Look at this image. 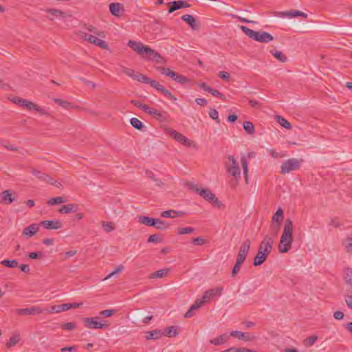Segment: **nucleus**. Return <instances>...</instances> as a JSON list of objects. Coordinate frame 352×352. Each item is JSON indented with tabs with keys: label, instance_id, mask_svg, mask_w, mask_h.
<instances>
[{
	"label": "nucleus",
	"instance_id": "51",
	"mask_svg": "<svg viewBox=\"0 0 352 352\" xmlns=\"http://www.w3.org/2000/svg\"><path fill=\"white\" fill-rule=\"evenodd\" d=\"M195 229L192 227L180 228L177 230L178 234H187L193 232Z\"/></svg>",
	"mask_w": 352,
	"mask_h": 352
},
{
	"label": "nucleus",
	"instance_id": "43",
	"mask_svg": "<svg viewBox=\"0 0 352 352\" xmlns=\"http://www.w3.org/2000/svg\"><path fill=\"white\" fill-rule=\"evenodd\" d=\"M270 53L281 63H285L287 61V57L280 51H273L271 50Z\"/></svg>",
	"mask_w": 352,
	"mask_h": 352
},
{
	"label": "nucleus",
	"instance_id": "26",
	"mask_svg": "<svg viewBox=\"0 0 352 352\" xmlns=\"http://www.w3.org/2000/svg\"><path fill=\"white\" fill-rule=\"evenodd\" d=\"M267 256L268 254L258 250V252L254 259L253 265L254 266L261 265L266 261Z\"/></svg>",
	"mask_w": 352,
	"mask_h": 352
},
{
	"label": "nucleus",
	"instance_id": "9",
	"mask_svg": "<svg viewBox=\"0 0 352 352\" xmlns=\"http://www.w3.org/2000/svg\"><path fill=\"white\" fill-rule=\"evenodd\" d=\"M274 243V237L266 235L260 243L258 250L269 255L272 250Z\"/></svg>",
	"mask_w": 352,
	"mask_h": 352
},
{
	"label": "nucleus",
	"instance_id": "53",
	"mask_svg": "<svg viewBox=\"0 0 352 352\" xmlns=\"http://www.w3.org/2000/svg\"><path fill=\"white\" fill-rule=\"evenodd\" d=\"M177 334H178V332H177L176 327L174 326H171L167 329L166 335L170 338H172V337L176 336Z\"/></svg>",
	"mask_w": 352,
	"mask_h": 352
},
{
	"label": "nucleus",
	"instance_id": "19",
	"mask_svg": "<svg viewBox=\"0 0 352 352\" xmlns=\"http://www.w3.org/2000/svg\"><path fill=\"white\" fill-rule=\"evenodd\" d=\"M109 10L112 15L120 16L124 12V8L120 3H111L109 5Z\"/></svg>",
	"mask_w": 352,
	"mask_h": 352
},
{
	"label": "nucleus",
	"instance_id": "56",
	"mask_svg": "<svg viewBox=\"0 0 352 352\" xmlns=\"http://www.w3.org/2000/svg\"><path fill=\"white\" fill-rule=\"evenodd\" d=\"M47 313H60L61 312L60 305H54L49 309H44Z\"/></svg>",
	"mask_w": 352,
	"mask_h": 352
},
{
	"label": "nucleus",
	"instance_id": "47",
	"mask_svg": "<svg viewBox=\"0 0 352 352\" xmlns=\"http://www.w3.org/2000/svg\"><path fill=\"white\" fill-rule=\"evenodd\" d=\"M243 129L250 135L253 134L255 131L254 124L249 121H246L243 123Z\"/></svg>",
	"mask_w": 352,
	"mask_h": 352
},
{
	"label": "nucleus",
	"instance_id": "10",
	"mask_svg": "<svg viewBox=\"0 0 352 352\" xmlns=\"http://www.w3.org/2000/svg\"><path fill=\"white\" fill-rule=\"evenodd\" d=\"M43 311L44 309L37 306H32L27 308H21L15 310V313L19 316L39 315L43 314Z\"/></svg>",
	"mask_w": 352,
	"mask_h": 352
},
{
	"label": "nucleus",
	"instance_id": "4",
	"mask_svg": "<svg viewBox=\"0 0 352 352\" xmlns=\"http://www.w3.org/2000/svg\"><path fill=\"white\" fill-rule=\"evenodd\" d=\"M12 102L14 104H16L20 107H22L23 108H25L28 110H35V111H38L39 113H41V115L47 114V112L46 110L40 107L36 104H34L32 102L29 101L28 100L23 99L19 97H15L12 99Z\"/></svg>",
	"mask_w": 352,
	"mask_h": 352
},
{
	"label": "nucleus",
	"instance_id": "8",
	"mask_svg": "<svg viewBox=\"0 0 352 352\" xmlns=\"http://www.w3.org/2000/svg\"><path fill=\"white\" fill-rule=\"evenodd\" d=\"M98 317L82 318V321L85 327L88 329H102L107 328L108 324L102 323L98 321Z\"/></svg>",
	"mask_w": 352,
	"mask_h": 352
},
{
	"label": "nucleus",
	"instance_id": "36",
	"mask_svg": "<svg viewBox=\"0 0 352 352\" xmlns=\"http://www.w3.org/2000/svg\"><path fill=\"white\" fill-rule=\"evenodd\" d=\"M228 336L227 334H222L220 336L212 339L210 342L214 345H220L225 343L228 340Z\"/></svg>",
	"mask_w": 352,
	"mask_h": 352
},
{
	"label": "nucleus",
	"instance_id": "57",
	"mask_svg": "<svg viewBox=\"0 0 352 352\" xmlns=\"http://www.w3.org/2000/svg\"><path fill=\"white\" fill-rule=\"evenodd\" d=\"M282 223H276V222H273L272 223L271 226H270V229L274 232V236L273 237L275 238V236H276L279 229H280V227L281 226Z\"/></svg>",
	"mask_w": 352,
	"mask_h": 352
},
{
	"label": "nucleus",
	"instance_id": "37",
	"mask_svg": "<svg viewBox=\"0 0 352 352\" xmlns=\"http://www.w3.org/2000/svg\"><path fill=\"white\" fill-rule=\"evenodd\" d=\"M275 120L280 125H281L285 129H292L291 124L283 117H282L280 116H276Z\"/></svg>",
	"mask_w": 352,
	"mask_h": 352
},
{
	"label": "nucleus",
	"instance_id": "16",
	"mask_svg": "<svg viewBox=\"0 0 352 352\" xmlns=\"http://www.w3.org/2000/svg\"><path fill=\"white\" fill-rule=\"evenodd\" d=\"M181 19L189 25L193 30H197L200 28V23L197 22L195 17L190 14H185L182 16Z\"/></svg>",
	"mask_w": 352,
	"mask_h": 352
},
{
	"label": "nucleus",
	"instance_id": "52",
	"mask_svg": "<svg viewBox=\"0 0 352 352\" xmlns=\"http://www.w3.org/2000/svg\"><path fill=\"white\" fill-rule=\"evenodd\" d=\"M54 102L57 104H58V105H60V106H61V107H64L65 109H69L71 107V103L70 102H69L67 101H65V100H63L60 99V98H55L54 99Z\"/></svg>",
	"mask_w": 352,
	"mask_h": 352
},
{
	"label": "nucleus",
	"instance_id": "15",
	"mask_svg": "<svg viewBox=\"0 0 352 352\" xmlns=\"http://www.w3.org/2000/svg\"><path fill=\"white\" fill-rule=\"evenodd\" d=\"M129 47H130L133 51L136 52L141 56L145 52L146 48H148V46L144 45L142 43L137 42L135 41L130 40L128 43Z\"/></svg>",
	"mask_w": 352,
	"mask_h": 352
},
{
	"label": "nucleus",
	"instance_id": "22",
	"mask_svg": "<svg viewBox=\"0 0 352 352\" xmlns=\"http://www.w3.org/2000/svg\"><path fill=\"white\" fill-rule=\"evenodd\" d=\"M278 15L280 16H283V17L287 16L289 18H293V17H296V16H302L304 18L307 17V13H305L300 10H292L287 11V12H279Z\"/></svg>",
	"mask_w": 352,
	"mask_h": 352
},
{
	"label": "nucleus",
	"instance_id": "61",
	"mask_svg": "<svg viewBox=\"0 0 352 352\" xmlns=\"http://www.w3.org/2000/svg\"><path fill=\"white\" fill-rule=\"evenodd\" d=\"M167 116H168V114H167L166 112H165V111H164V112L159 111L158 113L157 114V116L155 117V118L157 119L159 121L164 122V121L166 120Z\"/></svg>",
	"mask_w": 352,
	"mask_h": 352
},
{
	"label": "nucleus",
	"instance_id": "59",
	"mask_svg": "<svg viewBox=\"0 0 352 352\" xmlns=\"http://www.w3.org/2000/svg\"><path fill=\"white\" fill-rule=\"evenodd\" d=\"M242 264L243 263H239V261H236V263L232 269V274H231L232 277H234L239 273Z\"/></svg>",
	"mask_w": 352,
	"mask_h": 352
},
{
	"label": "nucleus",
	"instance_id": "46",
	"mask_svg": "<svg viewBox=\"0 0 352 352\" xmlns=\"http://www.w3.org/2000/svg\"><path fill=\"white\" fill-rule=\"evenodd\" d=\"M131 124L136 129L142 130L144 128L142 122L136 118H133L130 120Z\"/></svg>",
	"mask_w": 352,
	"mask_h": 352
},
{
	"label": "nucleus",
	"instance_id": "49",
	"mask_svg": "<svg viewBox=\"0 0 352 352\" xmlns=\"http://www.w3.org/2000/svg\"><path fill=\"white\" fill-rule=\"evenodd\" d=\"M65 201H66L64 199L63 197H56L50 199L47 201V204L50 205V206H53V205H56V204H59L65 203Z\"/></svg>",
	"mask_w": 352,
	"mask_h": 352
},
{
	"label": "nucleus",
	"instance_id": "40",
	"mask_svg": "<svg viewBox=\"0 0 352 352\" xmlns=\"http://www.w3.org/2000/svg\"><path fill=\"white\" fill-rule=\"evenodd\" d=\"M169 270L168 269H162L160 270H157L153 273H152L150 276L151 278H163L167 276L168 272Z\"/></svg>",
	"mask_w": 352,
	"mask_h": 352
},
{
	"label": "nucleus",
	"instance_id": "54",
	"mask_svg": "<svg viewBox=\"0 0 352 352\" xmlns=\"http://www.w3.org/2000/svg\"><path fill=\"white\" fill-rule=\"evenodd\" d=\"M329 225L334 228H340L342 226V223L338 217H335L331 219Z\"/></svg>",
	"mask_w": 352,
	"mask_h": 352
},
{
	"label": "nucleus",
	"instance_id": "58",
	"mask_svg": "<svg viewBox=\"0 0 352 352\" xmlns=\"http://www.w3.org/2000/svg\"><path fill=\"white\" fill-rule=\"evenodd\" d=\"M116 313L115 309H105L102 311H100V316L103 317H111Z\"/></svg>",
	"mask_w": 352,
	"mask_h": 352
},
{
	"label": "nucleus",
	"instance_id": "34",
	"mask_svg": "<svg viewBox=\"0 0 352 352\" xmlns=\"http://www.w3.org/2000/svg\"><path fill=\"white\" fill-rule=\"evenodd\" d=\"M21 340L20 335L19 333L14 334L10 338L6 344L7 348H10L15 346Z\"/></svg>",
	"mask_w": 352,
	"mask_h": 352
},
{
	"label": "nucleus",
	"instance_id": "12",
	"mask_svg": "<svg viewBox=\"0 0 352 352\" xmlns=\"http://www.w3.org/2000/svg\"><path fill=\"white\" fill-rule=\"evenodd\" d=\"M223 291L222 287H218L214 289L206 290L201 298L202 301L205 303L208 302L212 298L216 296H220Z\"/></svg>",
	"mask_w": 352,
	"mask_h": 352
},
{
	"label": "nucleus",
	"instance_id": "13",
	"mask_svg": "<svg viewBox=\"0 0 352 352\" xmlns=\"http://www.w3.org/2000/svg\"><path fill=\"white\" fill-rule=\"evenodd\" d=\"M83 38L85 41H88L89 43L94 44L102 49H107L108 47L107 43L104 41L98 38L95 36L85 33L83 35Z\"/></svg>",
	"mask_w": 352,
	"mask_h": 352
},
{
	"label": "nucleus",
	"instance_id": "6",
	"mask_svg": "<svg viewBox=\"0 0 352 352\" xmlns=\"http://www.w3.org/2000/svg\"><path fill=\"white\" fill-rule=\"evenodd\" d=\"M302 160H298L296 158H290L285 161L280 166V173L287 174L292 171L298 170L301 165Z\"/></svg>",
	"mask_w": 352,
	"mask_h": 352
},
{
	"label": "nucleus",
	"instance_id": "64",
	"mask_svg": "<svg viewBox=\"0 0 352 352\" xmlns=\"http://www.w3.org/2000/svg\"><path fill=\"white\" fill-rule=\"evenodd\" d=\"M158 112H159V111H157V109H155L154 108L150 107L148 105L147 106L146 109L145 111V113L153 116L154 118L157 116Z\"/></svg>",
	"mask_w": 352,
	"mask_h": 352
},
{
	"label": "nucleus",
	"instance_id": "21",
	"mask_svg": "<svg viewBox=\"0 0 352 352\" xmlns=\"http://www.w3.org/2000/svg\"><path fill=\"white\" fill-rule=\"evenodd\" d=\"M204 304L205 302L202 301L201 298L197 299L195 301V302L190 306L188 311L185 314L184 317L187 318H191L194 315L193 311L199 309Z\"/></svg>",
	"mask_w": 352,
	"mask_h": 352
},
{
	"label": "nucleus",
	"instance_id": "60",
	"mask_svg": "<svg viewBox=\"0 0 352 352\" xmlns=\"http://www.w3.org/2000/svg\"><path fill=\"white\" fill-rule=\"evenodd\" d=\"M124 269V267L123 265H120L119 266H118L115 270L114 271H113L111 273H110L107 277L104 278V280H107V279H109L111 277H112L113 275L118 274V273H120Z\"/></svg>",
	"mask_w": 352,
	"mask_h": 352
},
{
	"label": "nucleus",
	"instance_id": "7",
	"mask_svg": "<svg viewBox=\"0 0 352 352\" xmlns=\"http://www.w3.org/2000/svg\"><path fill=\"white\" fill-rule=\"evenodd\" d=\"M166 132L176 141L181 143L182 144L190 147L191 146H194L195 143L193 141L188 139L186 136H184L181 133L177 132V131L168 128L166 129Z\"/></svg>",
	"mask_w": 352,
	"mask_h": 352
},
{
	"label": "nucleus",
	"instance_id": "14",
	"mask_svg": "<svg viewBox=\"0 0 352 352\" xmlns=\"http://www.w3.org/2000/svg\"><path fill=\"white\" fill-rule=\"evenodd\" d=\"M41 226L47 230L51 229H60L63 227V223L60 220H46L41 222Z\"/></svg>",
	"mask_w": 352,
	"mask_h": 352
},
{
	"label": "nucleus",
	"instance_id": "50",
	"mask_svg": "<svg viewBox=\"0 0 352 352\" xmlns=\"http://www.w3.org/2000/svg\"><path fill=\"white\" fill-rule=\"evenodd\" d=\"M209 116L216 121L217 124L220 123V119L219 118V113L215 109H210L209 111Z\"/></svg>",
	"mask_w": 352,
	"mask_h": 352
},
{
	"label": "nucleus",
	"instance_id": "3",
	"mask_svg": "<svg viewBox=\"0 0 352 352\" xmlns=\"http://www.w3.org/2000/svg\"><path fill=\"white\" fill-rule=\"evenodd\" d=\"M192 188L194 189L204 199L211 202L214 206L218 208H220L221 206H223V204L218 200L215 195L212 193L210 189H200L197 186H192Z\"/></svg>",
	"mask_w": 352,
	"mask_h": 352
},
{
	"label": "nucleus",
	"instance_id": "23",
	"mask_svg": "<svg viewBox=\"0 0 352 352\" xmlns=\"http://www.w3.org/2000/svg\"><path fill=\"white\" fill-rule=\"evenodd\" d=\"M30 173L41 181L45 182L46 183L51 181L50 176L35 168H30Z\"/></svg>",
	"mask_w": 352,
	"mask_h": 352
},
{
	"label": "nucleus",
	"instance_id": "5",
	"mask_svg": "<svg viewBox=\"0 0 352 352\" xmlns=\"http://www.w3.org/2000/svg\"><path fill=\"white\" fill-rule=\"evenodd\" d=\"M157 70L163 75L168 76L171 78L174 81L181 84L184 85L189 82V80L186 76L181 75L178 73H176L171 70L170 68L164 67H158Z\"/></svg>",
	"mask_w": 352,
	"mask_h": 352
},
{
	"label": "nucleus",
	"instance_id": "45",
	"mask_svg": "<svg viewBox=\"0 0 352 352\" xmlns=\"http://www.w3.org/2000/svg\"><path fill=\"white\" fill-rule=\"evenodd\" d=\"M1 264L8 267L14 268L18 266V261L15 259H5L1 262Z\"/></svg>",
	"mask_w": 352,
	"mask_h": 352
},
{
	"label": "nucleus",
	"instance_id": "39",
	"mask_svg": "<svg viewBox=\"0 0 352 352\" xmlns=\"http://www.w3.org/2000/svg\"><path fill=\"white\" fill-rule=\"evenodd\" d=\"M158 230H164L169 227V223L160 219H155L154 226Z\"/></svg>",
	"mask_w": 352,
	"mask_h": 352
},
{
	"label": "nucleus",
	"instance_id": "24",
	"mask_svg": "<svg viewBox=\"0 0 352 352\" xmlns=\"http://www.w3.org/2000/svg\"><path fill=\"white\" fill-rule=\"evenodd\" d=\"M0 202L5 204H10L14 201V198L9 190H3L0 195Z\"/></svg>",
	"mask_w": 352,
	"mask_h": 352
},
{
	"label": "nucleus",
	"instance_id": "31",
	"mask_svg": "<svg viewBox=\"0 0 352 352\" xmlns=\"http://www.w3.org/2000/svg\"><path fill=\"white\" fill-rule=\"evenodd\" d=\"M342 245L347 252L352 253V232L343 241Z\"/></svg>",
	"mask_w": 352,
	"mask_h": 352
},
{
	"label": "nucleus",
	"instance_id": "41",
	"mask_svg": "<svg viewBox=\"0 0 352 352\" xmlns=\"http://www.w3.org/2000/svg\"><path fill=\"white\" fill-rule=\"evenodd\" d=\"M102 227L104 232L109 233L113 231L116 228L115 224L111 221H102Z\"/></svg>",
	"mask_w": 352,
	"mask_h": 352
},
{
	"label": "nucleus",
	"instance_id": "32",
	"mask_svg": "<svg viewBox=\"0 0 352 352\" xmlns=\"http://www.w3.org/2000/svg\"><path fill=\"white\" fill-rule=\"evenodd\" d=\"M343 278L345 283L352 287V268L347 267L344 269Z\"/></svg>",
	"mask_w": 352,
	"mask_h": 352
},
{
	"label": "nucleus",
	"instance_id": "38",
	"mask_svg": "<svg viewBox=\"0 0 352 352\" xmlns=\"http://www.w3.org/2000/svg\"><path fill=\"white\" fill-rule=\"evenodd\" d=\"M283 220V211L280 208H278L275 214L272 218L273 222L282 223Z\"/></svg>",
	"mask_w": 352,
	"mask_h": 352
},
{
	"label": "nucleus",
	"instance_id": "44",
	"mask_svg": "<svg viewBox=\"0 0 352 352\" xmlns=\"http://www.w3.org/2000/svg\"><path fill=\"white\" fill-rule=\"evenodd\" d=\"M141 78H142V82L149 84L152 87L155 88V89L160 85V83L157 81L152 80V79L148 78L147 76H146L145 75L144 76V77H141Z\"/></svg>",
	"mask_w": 352,
	"mask_h": 352
},
{
	"label": "nucleus",
	"instance_id": "42",
	"mask_svg": "<svg viewBox=\"0 0 352 352\" xmlns=\"http://www.w3.org/2000/svg\"><path fill=\"white\" fill-rule=\"evenodd\" d=\"M161 336H162V333L160 331L153 330V331L146 332V338L147 340H151V339L156 340V339L160 338Z\"/></svg>",
	"mask_w": 352,
	"mask_h": 352
},
{
	"label": "nucleus",
	"instance_id": "30",
	"mask_svg": "<svg viewBox=\"0 0 352 352\" xmlns=\"http://www.w3.org/2000/svg\"><path fill=\"white\" fill-rule=\"evenodd\" d=\"M227 171L233 176L236 180L241 177V171L239 166H228Z\"/></svg>",
	"mask_w": 352,
	"mask_h": 352
},
{
	"label": "nucleus",
	"instance_id": "63",
	"mask_svg": "<svg viewBox=\"0 0 352 352\" xmlns=\"http://www.w3.org/2000/svg\"><path fill=\"white\" fill-rule=\"evenodd\" d=\"M131 103L134 104L135 107L142 109L144 112H145V111L146 109V107L148 106L147 104H142L140 101H137V100H132L131 101Z\"/></svg>",
	"mask_w": 352,
	"mask_h": 352
},
{
	"label": "nucleus",
	"instance_id": "17",
	"mask_svg": "<svg viewBox=\"0 0 352 352\" xmlns=\"http://www.w3.org/2000/svg\"><path fill=\"white\" fill-rule=\"evenodd\" d=\"M39 230V225L37 223H32L29 226L25 227L23 230V235L30 238L33 236L34 234H36Z\"/></svg>",
	"mask_w": 352,
	"mask_h": 352
},
{
	"label": "nucleus",
	"instance_id": "55",
	"mask_svg": "<svg viewBox=\"0 0 352 352\" xmlns=\"http://www.w3.org/2000/svg\"><path fill=\"white\" fill-rule=\"evenodd\" d=\"M228 162H226V168H228V166H238L236 163V159L232 155H229L228 157Z\"/></svg>",
	"mask_w": 352,
	"mask_h": 352
},
{
	"label": "nucleus",
	"instance_id": "20",
	"mask_svg": "<svg viewBox=\"0 0 352 352\" xmlns=\"http://www.w3.org/2000/svg\"><path fill=\"white\" fill-rule=\"evenodd\" d=\"M230 336L237 338L239 340L245 341H252L255 339V336H250L248 333L241 332L239 331H232L230 332Z\"/></svg>",
	"mask_w": 352,
	"mask_h": 352
},
{
	"label": "nucleus",
	"instance_id": "48",
	"mask_svg": "<svg viewBox=\"0 0 352 352\" xmlns=\"http://www.w3.org/2000/svg\"><path fill=\"white\" fill-rule=\"evenodd\" d=\"M145 50H146L145 52H150V53L154 54V58L151 60L155 61L156 63L161 62V60L162 58L161 55L160 54H158L157 52L152 50L149 47H148V48H146Z\"/></svg>",
	"mask_w": 352,
	"mask_h": 352
},
{
	"label": "nucleus",
	"instance_id": "35",
	"mask_svg": "<svg viewBox=\"0 0 352 352\" xmlns=\"http://www.w3.org/2000/svg\"><path fill=\"white\" fill-rule=\"evenodd\" d=\"M241 166H242V168L243 170L245 181V183L248 184V160L245 156L241 157Z\"/></svg>",
	"mask_w": 352,
	"mask_h": 352
},
{
	"label": "nucleus",
	"instance_id": "1",
	"mask_svg": "<svg viewBox=\"0 0 352 352\" xmlns=\"http://www.w3.org/2000/svg\"><path fill=\"white\" fill-rule=\"evenodd\" d=\"M293 242V221L290 219H287L285 221L283 232L280 236L278 244V251L280 253H286L292 248Z\"/></svg>",
	"mask_w": 352,
	"mask_h": 352
},
{
	"label": "nucleus",
	"instance_id": "29",
	"mask_svg": "<svg viewBox=\"0 0 352 352\" xmlns=\"http://www.w3.org/2000/svg\"><path fill=\"white\" fill-rule=\"evenodd\" d=\"M139 223L146 225L147 226H154L156 218H152L146 216H140L138 217Z\"/></svg>",
	"mask_w": 352,
	"mask_h": 352
},
{
	"label": "nucleus",
	"instance_id": "11",
	"mask_svg": "<svg viewBox=\"0 0 352 352\" xmlns=\"http://www.w3.org/2000/svg\"><path fill=\"white\" fill-rule=\"evenodd\" d=\"M250 245H251V241L248 239H246L243 243V244L240 247L236 261H239V263H243V262L248 255V253L249 252Z\"/></svg>",
	"mask_w": 352,
	"mask_h": 352
},
{
	"label": "nucleus",
	"instance_id": "62",
	"mask_svg": "<svg viewBox=\"0 0 352 352\" xmlns=\"http://www.w3.org/2000/svg\"><path fill=\"white\" fill-rule=\"evenodd\" d=\"M148 243H160L162 242V239L158 236L157 234H151L148 240Z\"/></svg>",
	"mask_w": 352,
	"mask_h": 352
},
{
	"label": "nucleus",
	"instance_id": "2",
	"mask_svg": "<svg viewBox=\"0 0 352 352\" xmlns=\"http://www.w3.org/2000/svg\"><path fill=\"white\" fill-rule=\"evenodd\" d=\"M240 28L245 35L260 43H267L274 39L272 35L265 31H254L244 25H241Z\"/></svg>",
	"mask_w": 352,
	"mask_h": 352
},
{
	"label": "nucleus",
	"instance_id": "28",
	"mask_svg": "<svg viewBox=\"0 0 352 352\" xmlns=\"http://www.w3.org/2000/svg\"><path fill=\"white\" fill-rule=\"evenodd\" d=\"M78 206L76 204H67L63 206L59 209V212L63 214H67L72 212H76L77 210Z\"/></svg>",
	"mask_w": 352,
	"mask_h": 352
},
{
	"label": "nucleus",
	"instance_id": "33",
	"mask_svg": "<svg viewBox=\"0 0 352 352\" xmlns=\"http://www.w3.org/2000/svg\"><path fill=\"white\" fill-rule=\"evenodd\" d=\"M166 5L168 6V12L169 14H171L174 12L176 10H178L179 9H182L181 8V3L178 1H173L171 2H168L166 3Z\"/></svg>",
	"mask_w": 352,
	"mask_h": 352
},
{
	"label": "nucleus",
	"instance_id": "18",
	"mask_svg": "<svg viewBox=\"0 0 352 352\" xmlns=\"http://www.w3.org/2000/svg\"><path fill=\"white\" fill-rule=\"evenodd\" d=\"M122 72L129 76L130 78H133V80H138V82H142V78L144 77V74H142L138 72H135L133 69L127 68L125 67H122Z\"/></svg>",
	"mask_w": 352,
	"mask_h": 352
},
{
	"label": "nucleus",
	"instance_id": "27",
	"mask_svg": "<svg viewBox=\"0 0 352 352\" xmlns=\"http://www.w3.org/2000/svg\"><path fill=\"white\" fill-rule=\"evenodd\" d=\"M46 12L49 14L47 18L50 21H53L54 17H65V12L58 9H48Z\"/></svg>",
	"mask_w": 352,
	"mask_h": 352
},
{
	"label": "nucleus",
	"instance_id": "25",
	"mask_svg": "<svg viewBox=\"0 0 352 352\" xmlns=\"http://www.w3.org/2000/svg\"><path fill=\"white\" fill-rule=\"evenodd\" d=\"M185 214L183 211L168 210L163 211L161 213V217L164 218H175L176 217H182Z\"/></svg>",
	"mask_w": 352,
	"mask_h": 352
}]
</instances>
